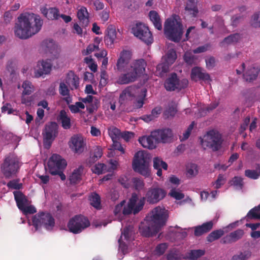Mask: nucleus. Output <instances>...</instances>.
Wrapping results in <instances>:
<instances>
[{"label":"nucleus","instance_id":"f257e3e1","mask_svg":"<svg viewBox=\"0 0 260 260\" xmlns=\"http://www.w3.org/2000/svg\"><path fill=\"white\" fill-rule=\"evenodd\" d=\"M43 21L38 15L32 14H22L15 24L14 33L21 39H27L38 32L41 28Z\"/></svg>","mask_w":260,"mask_h":260},{"label":"nucleus","instance_id":"f03ea898","mask_svg":"<svg viewBox=\"0 0 260 260\" xmlns=\"http://www.w3.org/2000/svg\"><path fill=\"white\" fill-rule=\"evenodd\" d=\"M145 64L143 59L136 60L131 63L123 71L125 73L119 76L117 83L119 84H127L135 81L138 76L145 71Z\"/></svg>","mask_w":260,"mask_h":260},{"label":"nucleus","instance_id":"7ed1b4c3","mask_svg":"<svg viewBox=\"0 0 260 260\" xmlns=\"http://www.w3.org/2000/svg\"><path fill=\"white\" fill-rule=\"evenodd\" d=\"M183 25L176 19L168 18L164 24V33L169 40L179 42L183 35Z\"/></svg>","mask_w":260,"mask_h":260},{"label":"nucleus","instance_id":"20e7f679","mask_svg":"<svg viewBox=\"0 0 260 260\" xmlns=\"http://www.w3.org/2000/svg\"><path fill=\"white\" fill-rule=\"evenodd\" d=\"M223 141L221 134L215 129L207 132L204 138L201 139V143L203 146H206L214 152L221 149Z\"/></svg>","mask_w":260,"mask_h":260},{"label":"nucleus","instance_id":"39448f33","mask_svg":"<svg viewBox=\"0 0 260 260\" xmlns=\"http://www.w3.org/2000/svg\"><path fill=\"white\" fill-rule=\"evenodd\" d=\"M20 165L18 158L13 154H9L1 165V171L6 178L15 175L19 170Z\"/></svg>","mask_w":260,"mask_h":260},{"label":"nucleus","instance_id":"423d86ee","mask_svg":"<svg viewBox=\"0 0 260 260\" xmlns=\"http://www.w3.org/2000/svg\"><path fill=\"white\" fill-rule=\"evenodd\" d=\"M32 223L36 231L41 226L47 231H51L55 226V219L51 214L42 212L33 216Z\"/></svg>","mask_w":260,"mask_h":260},{"label":"nucleus","instance_id":"0eeeda50","mask_svg":"<svg viewBox=\"0 0 260 260\" xmlns=\"http://www.w3.org/2000/svg\"><path fill=\"white\" fill-rule=\"evenodd\" d=\"M148 166L149 161L145 154L143 151L136 153L133 161L134 170L144 176L148 177L150 175Z\"/></svg>","mask_w":260,"mask_h":260},{"label":"nucleus","instance_id":"6e6552de","mask_svg":"<svg viewBox=\"0 0 260 260\" xmlns=\"http://www.w3.org/2000/svg\"><path fill=\"white\" fill-rule=\"evenodd\" d=\"M145 203V198L144 197H142L139 199L136 193H133L127 206L123 207V214L127 215L132 213L134 215L138 214L143 209Z\"/></svg>","mask_w":260,"mask_h":260},{"label":"nucleus","instance_id":"1a4fd4ad","mask_svg":"<svg viewBox=\"0 0 260 260\" xmlns=\"http://www.w3.org/2000/svg\"><path fill=\"white\" fill-rule=\"evenodd\" d=\"M90 224V222L87 218L81 215H78L70 219L68 223V228L70 232L77 234L88 228Z\"/></svg>","mask_w":260,"mask_h":260},{"label":"nucleus","instance_id":"9d476101","mask_svg":"<svg viewBox=\"0 0 260 260\" xmlns=\"http://www.w3.org/2000/svg\"><path fill=\"white\" fill-rule=\"evenodd\" d=\"M169 215L168 211L165 208L157 206L150 212V221L159 230L166 225Z\"/></svg>","mask_w":260,"mask_h":260},{"label":"nucleus","instance_id":"9b49d317","mask_svg":"<svg viewBox=\"0 0 260 260\" xmlns=\"http://www.w3.org/2000/svg\"><path fill=\"white\" fill-rule=\"evenodd\" d=\"M188 84L186 79L179 80L175 73H172L166 80L164 86L167 91H175L176 89L181 90L186 88Z\"/></svg>","mask_w":260,"mask_h":260},{"label":"nucleus","instance_id":"f8f14e48","mask_svg":"<svg viewBox=\"0 0 260 260\" xmlns=\"http://www.w3.org/2000/svg\"><path fill=\"white\" fill-rule=\"evenodd\" d=\"M134 35L147 45L151 44L153 41L152 33L148 26L142 23H137L132 28Z\"/></svg>","mask_w":260,"mask_h":260},{"label":"nucleus","instance_id":"ddd939ff","mask_svg":"<svg viewBox=\"0 0 260 260\" xmlns=\"http://www.w3.org/2000/svg\"><path fill=\"white\" fill-rule=\"evenodd\" d=\"M47 165L49 173L55 175L58 173V171L63 170L66 168L67 163L60 155L53 154L49 159Z\"/></svg>","mask_w":260,"mask_h":260},{"label":"nucleus","instance_id":"4468645a","mask_svg":"<svg viewBox=\"0 0 260 260\" xmlns=\"http://www.w3.org/2000/svg\"><path fill=\"white\" fill-rule=\"evenodd\" d=\"M166 191L159 187H150L146 193L145 201L149 204H156L162 200L166 196Z\"/></svg>","mask_w":260,"mask_h":260},{"label":"nucleus","instance_id":"2eb2a0df","mask_svg":"<svg viewBox=\"0 0 260 260\" xmlns=\"http://www.w3.org/2000/svg\"><path fill=\"white\" fill-rule=\"evenodd\" d=\"M153 136L157 143H167L171 142L173 138V133L171 128L158 129L153 132Z\"/></svg>","mask_w":260,"mask_h":260},{"label":"nucleus","instance_id":"dca6fc26","mask_svg":"<svg viewBox=\"0 0 260 260\" xmlns=\"http://www.w3.org/2000/svg\"><path fill=\"white\" fill-rule=\"evenodd\" d=\"M58 126L56 122L47 123L43 132L44 139L49 143H52L58 135Z\"/></svg>","mask_w":260,"mask_h":260},{"label":"nucleus","instance_id":"f3484780","mask_svg":"<svg viewBox=\"0 0 260 260\" xmlns=\"http://www.w3.org/2000/svg\"><path fill=\"white\" fill-rule=\"evenodd\" d=\"M139 88L135 86H129L125 88L120 94L119 102L121 105H125L132 100L138 92Z\"/></svg>","mask_w":260,"mask_h":260},{"label":"nucleus","instance_id":"a211bd4d","mask_svg":"<svg viewBox=\"0 0 260 260\" xmlns=\"http://www.w3.org/2000/svg\"><path fill=\"white\" fill-rule=\"evenodd\" d=\"M52 64L50 60H42L38 62L35 69V77L39 78L44 75L48 74L51 70Z\"/></svg>","mask_w":260,"mask_h":260},{"label":"nucleus","instance_id":"6ab92c4d","mask_svg":"<svg viewBox=\"0 0 260 260\" xmlns=\"http://www.w3.org/2000/svg\"><path fill=\"white\" fill-rule=\"evenodd\" d=\"M70 142V148L75 153H81L84 151L86 144L82 136H74L71 138Z\"/></svg>","mask_w":260,"mask_h":260},{"label":"nucleus","instance_id":"aec40b11","mask_svg":"<svg viewBox=\"0 0 260 260\" xmlns=\"http://www.w3.org/2000/svg\"><path fill=\"white\" fill-rule=\"evenodd\" d=\"M139 230L142 235L146 237L156 235L160 231L150 221L147 225L142 224L139 228Z\"/></svg>","mask_w":260,"mask_h":260},{"label":"nucleus","instance_id":"412c9836","mask_svg":"<svg viewBox=\"0 0 260 260\" xmlns=\"http://www.w3.org/2000/svg\"><path fill=\"white\" fill-rule=\"evenodd\" d=\"M117 32L115 27L113 25H110L106 29V35L104 37V42L106 45L110 48H112L116 38Z\"/></svg>","mask_w":260,"mask_h":260},{"label":"nucleus","instance_id":"4be33fe9","mask_svg":"<svg viewBox=\"0 0 260 260\" xmlns=\"http://www.w3.org/2000/svg\"><path fill=\"white\" fill-rule=\"evenodd\" d=\"M190 77L191 80L194 81H197L198 80L205 81L210 80L209 74L206 72H203L201 68L197 67L191 69Z\"/></svg>","mask_w":260,"mask_h":260},{"label":"nucleus","instance_id":"5701e85b","mask_svg":"<svg viewBox=\"0 0 260 260\" xmlns=\"http://www.w3.org/2000/svg\"><path fill=\"white\" fill-rule=\"evenodd\" d=\"M65 83L72 90L77 89L79 86V78L74 72L70 71L67 74L65 79Z\"/></svg>","mask_w":260,"mask_h":260},{"label":"nucleus","instance_id":"b1692460","mask_svg":"<svg viewBox=\"0 0 260 260\" xmlns=\"http://www.w3.org/2000/svg\"><path fill=\"white\" fill-rule=\"evenodd\" d=\"M184 10L192 17H195L199 12L197 3L198 0H183Z\"/></svg>","mask_w":260,"mask_h":260},{"label":"nucleus","instance_id":"393cba45","mask_svg":"<svg viewBox=\"0 0 260 260\" xmlns=\"http://www.w3.org/2000/svg\"><path fill=\"white\" fill-rule=\"evenodd\" d=\"M139 143L142 146L149 149H153L156 147L157 141H155V138L153 136V132H152L150 136H143L139 138Z\"/></svg>","mask_w":260,"mask_h":260},{"label":"nucleus","instance_id":"a878e982","mask_svg":"<svg viewBox=\"0 0 260 260\" xmlns=\"http://www.w3.org/2000/svg\"><path fill=\"white\" fill-rule=\"evenodd\" d=\"M213 221H210L203 223L201 225L194 226V235L196 237H200L202 235L208 233L213 228Z\"/></svg>","mask_w":260,"mask_h":260},{"label":"nucleus","instance_id":"bb28decb","mask_svg":"<svg viewBox=\"0 0 260 260\" xmlns=\"http://www.w3.org/2000/svg\"><path fill=\"white\" fill-rule=\"evenodd\" d=\"M244 235V232L242 229H238L231 232L223 239V243H232L235 242L241 239Z\"/></svg>","mask_w":260,"mask_h":260},{"label":"nucleus","instance_id":"cd10ccee","mask_svg":"<svg viewBox=\"0 0 260 260\" xmlns=\"http://www.w3.org/2000/svg\"><path fill=\"white\" fill-rule=\"evenodd\" d=\"M13 193L17 206L21 211L28 204V200L27 197L21 191H15Z\"/></svg>","mask_w":260,"mask_h":260},{"label":"nucleus","instance_id":"c85d7f7f","mask_svg":"<svg viewBox=\"0 0 260 260\" xmlns=\"http://www.w3.org/2000/svg\"><path fill=\"white\" fill-rule=\"evenodd\" d=\"M259 71L260 69L258 67H250L243 74V78L247 82H252L257 78Z\"/></svg>","mask_w":260,"mask_h":260},{"label":"nucleus","instance_id":"c756f323","mask_svg":"<svg viewBox=\"0 0 260 260\" xmlns=\"http://www.w3.org/2000/svg\"><path fill=\"white\" fill-rule=\"evenodd\" d=\"M103 154V149L101 147L98 146L93 147L88 159V163L90 165H92L102 156Z\"/></svg>","mask_w":260,"mask_h":260},{"label":"nucleus","instance_id":"7c9ffc66","mask_svg":"<svg viewBox=\"0 0 260 260\" xmlns=\"http://www.w3.org/2000/svg\"><path fill=\"white\" fill-rule=\"evenodd\" d=\"M83 170L84 167L82 166H80L74 170L69 178L71 184H75L80 181Z\"/></svg>","mask_w":260,"mask_h":260},{"label":"nucleus","instance_id":"2f4dec72","mask_svg":"<svg viewBox=\"0 0 260 260\" xmlns=\"http://www.w3.org/2000/svg\"><path fill=\"white\" fill-rule=\"evenodd\" d=\"M171 65L163 61L156 66V74L160 77H165L167 73L170 72V68Z\"/></svg>","mask_w":260,"mask_h":260},{"label":"nucleus","instance_id":"473e14b6","mask_svg":"<svg viewBox=\"0 0 260 260\" xmlns=\"http://www.w3.org/2000/svg\"><path fill=\"white\" fill-rule=\"evenodd\" d=\"M58 119L61 123V126L63 129H68L71 127L70 118L68 116L67 112L64 110H61L58 116Z\"/></svg>","mask_w":260,"mask_h":260},{"label":"nucleus","instance_id":"72a5a7b5","mask_svg":"<svg viewBox=\"0 0 260 260\" xmlns=\"http://www.w3.org/2000/svg\"><path fill=\"white\" fill-rule=\"evenodd\" d=\"M245 218L247 221L252 219L260 220V204L250 209L245 216Z\"/></svg>","mask_w":260,"mask_h":260},{"label":"nucleus","instance_id":"f704fd0d","mask_svg":"<svg viewBox=\"0 0 260 260\" xmlns=\"http://www.w3.org/2000/svg\"><path fill=\"white\" fill-rule=\"evenodd\" d=\"M149 16L154 27L159 30H161V21L158 14L155 11H151L149 13Z\"/></svg>","mask_w":260,"mask_h":260},{"label":"nucleus","instance_id":"c9c22d12","mask_svg":"<svg viewBox=\"0 0 260 260\" xmlns=\"http://www.w3.org/2000/svg\"><path fill=\"white\" fill-rule=\"evenodd\" d=\"M77 17L83 25L86 26L88 24V13L87 9L82 7L77 12Z\"/></svg>","mask_w":260,"mask_h":260},{"label":"nucleus","instance_id":"e433bc0d","mask_svg":"<svg viewBox=\"0 0 260 260\" xmlns=\"http://www.w3.org/2000/svg\"><path fill=\"white\" fill-rule=\"evenodd\" d=\"M90 205L95 209H101V202L100 196L95 192L91 193L89 196Z\"/></svg>","mask_w":260,"mask_h":260},{"label":"nucleus","instance_id":"4c0bfd02","mask_svg":"<svg viewBox=\"0 0 260 260\" xmlns=\"http://www.w3.org/2000/svg\"><path fill=\"white\" fill-rule=\"evenodd\" d=\"M162 59L169 64H173L177 59L176 51L174 49H169Z\"/></svg>","mask_w":260,"mask_h":260},{"label":"nucleus","instance_id":"58836bf2","mask_svg":"<svg viewBox=\"0 0 260 260\" xmlns=\"http://www.w3.org/2000/svg\"><path fill=\"white\" fill-rule=\"evenodd\" d=\"M241 39V35L239 33H235L225 37L221 43H225L228 45L235 44L238 42Z\"/></svg>","mask_w":260,"mask_h":260},{"label":"nucleus","instance_id":"ea45409f","mask_svg":"<svg viewBox=\"0 0 260 260\" xmlns=\"http://www.w3.org/2000/svg\"><path fill=\"white\" fill-rule=\"evenodd\" d=\"M223 234L224 232L221 229L215 230L208 235L207 237V240L209 242H212L219 239L223 235Z\"/></svg>","mask_w":260,"mask_h":260},{"label":"nucleus","instance_id":"a19ab883","mask_svg":"<svg viewBox=\"0 0 260 260\" xmlns=\"http://www.w3.org/2000/svg\"><path fill=\"white\" fill-rule=\"evenodd\" d=\"M245 175L252 179H258L260 176V167L258 166L256 170H246L245 171Z\"/></svg>","mask_w":260,"mask_h":260},{"label":"nucleus","instance_id":"79ce46f5","mask_svg":"<svg viewBox=\"0 0 260 260\" xmlns=\"http://www.w3.org/2000/svg\"><path fill=\"white\" fill-rule=\"evenodd\" d=\"M251 255V252L250 251L245 250L233 255L231 260H246L250 257Z\"/></svg>","mask_w":260,"mask_h":260},{"label":"nucleus","instance_id":"37998d69","mask_svg":"<svg viewBox=\"0 0 260 260\" xmlns=\"http://www.w3.org/2000/svg\"><path fill=\"white\" fill-rule=\"evenodd\" d=\"M231 185H233L236 189H242L244 185L243 178L241 177L235 176L231 181Z\"/></svg>","mask_w":260,"mask_h":260},{"label":"nucleus","instance_id":"c03bdc74","mask_svg":"<svg viewBox=\"0 0 260 260\" xmlns=\"http://www.w3.org/2000/svg\"><path fill=\"white\" fill-rule=\"evenodd\" d=\"M132 182L134 188L137 191H140L144 188L145 183L143 180L139 178H133Z\"/></svg>","mask_w":260,"mask_h":260},{"label":"nucleus","instance_id":"a18cd8bd","mask_svg":"<svg viewBox=\"0 0 260 260\" xmlns=\"http://www.w3.org/2000/svg\"><path fill=\"white\" fill-rule=\"evenodd\" d=\"M42 46L45 48L46 51L51 53L55 49V45L53 40H47L43 41Z\"/></svg>","mask_w":260,"mask_h":260},{"label":"nucleus","instance_id":"49530a36","mask_svg":"<svg viewBox=\"0 0 260 260\" xmlns=\"http://www.w3.org/2000/svg\"><path fill=\"white\" fill-rule=\"evenodd\" d=\"M22 86L23 88V95H29L33 92L34 87L30 82L28 81H24Z\"/></svg>","mask_w":260,"mask_h":260},{"label":"nucleus","instance_id":"de8ad7c7","mask_svg":"<svg viewBox=\"0 0 260 260\" xmlns=\"http://www.w3.org/2000/svg\"><path fill=\"white\" fill-rule=\"evenodd\" d=\"M153 167L154 169L162 168L164 170H167L168 169V165L160 158L156 157L153 158Z\"/></svg>","mask_w":260,"mask_h":260},{"label":"nucleus","instance_id":"09e8293b","mask_svg":"<svg viewBox=\"0 0 260 260\" xmlns=\"http://www.w3.org/2000/svg\"><path fill=\"white\" fill-rule=\"evenodd\" d=\"M186 175L188 177H192L197 175L198 173V166L196 164H191L187 168Z\"/></svg>","mask_w":260,"mask_h":260},{"label":"nucleus","instance_id":"8fccbe9b","mask_svg":"<svg viewBox=\"0 0 260 260\" xmlns=\"http://www.w3.org/2000/svg\"><path fill=\"white\" fill-rule=\"evenodd\" d=\"M108 133L112 140L117 139L120 137L121 132L115 127H112L108 129Z\"/></svg>","mask_w":260,"mask_h":260},{"label":"nucleus","instance_id":"3c124183","mask_svg":"<svg viewBox=\"0 0 260 260\" xmlns=\"http://www.w3.org/2000/svg\"><path fill=\"white\" fill-rule=\"evenodd\" d=\"M68 86L65 82H61L60 83L58 90L59 94L62 96L70 95V90Z\"/></svg>","mask_w":260,"mask_h":260},{"label":"nucleus","instance_id":"603ef678","mask_svg":"<svg viewBox=\"0 0 260 260\" xmlns=\"http://www.w3.org/2000/svg\"><path fill=\"white\" fill-rule=\"evenodd\" d=\"M60 16L59 10L56 8H50L48 18L52 20H57Z\"/></svg>","mask_w":260,"mask_h":260},{"label":"nucleus","instance_id":"864d4df0","mask_svg":"<svg viewBox=\"0 0 260 260\" xmlns=\"http://www.w3.org/2000/svg\"><path fill=\"white\" fill-rule=\"evenodd\" d=\"M168 260H178L180 258L179 251L176 249L171 250L167 255Z\"/></svg>","mask_w":260,"mask_h":260},{"label":"nucleus","instance_id":"5fc2aeb1","mask_svg":"<svg viewBox=\"0 0 260 260\" xmlns=\"http://www.w3.org/2000/svg\"><path fill=\"white\" fill-rule=\"evenodd\" d=\"M205 254V251L203 250H192L189 253V258L191 259L195 260L202 256Z\"/></svg>","mask_w":260,"mask_h":260},{"label":"nucleus","instance_id":"6e6d98bb","mask_svg":"<svg viewBox=\"0 0 260 260\" xmlns=\"http://www.w3.org/2000/svg\"><path fill=\"white\" fill-rule=\"evenodd\" d=\"M251 24L255 28L260 27V11L253 15L251 21Z\"/></svg>","mask_w":260,"mask_h":260},{"label":"nucleus","instance_id":"4d7b16f0","mask_svg":"<svg viewBox=\"0 0 260 260\" xmlns=\"http://www.w3.org/2000/svg\"><path fill=\"white\" fill-rule=\"evenodd\" d=\"M132 57V53L129 51L124 50L122 51L119 55L118 59H121L122 61L129 62Z\"/></svg>","mask_w":260,"mask_h":260},{"label":"nucleus","instance_id":"13d9d810","mask_svg":"<svg viewBox=\"0 0 260 260\" xmlns=\"http://www.w3.org/2000/svg\"><path fill=\"white\" fill-rule=\"evenodd\" d=\"M19 181L18 179L11 180L8 182L7 186L11 189H19L22 187V183H19Z\"/></svg>","mask_w":260,"mask_h":260},{"label":"nucleus","instance_id":"bf43d9fd","mask_svg":"<svg viewBox=\"0 0 260 260\" xmlns=\"http://www.w3.org/2000/svg\"><path fill=\"white\" fill-rule=\"evenodd\" d=\"M194 125V122L192 121L191 123V124L188 126V127H187L186 131L183 134L182 137H180V139L181 141H185L189 138V137L191 134V132L192 130V129L193 128Z\"/></svg>","mask_w":260,"mask_h":260},{"label":"nucleus","instance_id":"052dcab7","mask_svg":"<svg viewBox=\"0 0 260 260\" xmlns=\"http://www.w3.org/2000/svg\"><path fill=\"white\" fill-rule=\"evenodd\" d=\"M107 171V166L104 164H98L95 165L93 172L98 175L103 174Z\"/></svg>","mask_w":260,"mask_h":260},{"label":"nucleus","instance_id":"680f3d73","mask_svg":"<svg viewBox=\"0 0 260 260\" xmlns=\"http://www.w3.org/2000/svg\"><path fill=\"white\" fill-rule=\"evenodd\" d=\"M128 63V62L122 61L121 59H118L116 63L117 69L120 72L125 71L126 69L129 67L127 66Z\"/></svg>","mask_w":260,"mask_h":260},{"label":"nucleus","instance_id":"e2e57ef3","mask_svg":"<svg viewBox=\"0 0 260 260\" xmlns=\"http://www.w3.org/2000/svg\"><path fill=\"white\" fill-rule=\"evenodd\" d=\"M168 248V244L166 243H162L157 245L155 248L156 253L159 255H162Z\"/></svg>","mask_w":260,"mask_h":260},{"label":"nucleus","instance_id":"0e129e2a","mask_svg":"<svg viewBox=\"0 0 260 260\" xmlns=\"http://www.w3.org/2000/svg\"><path fill=\"white\" fill-rule=\"evenodd\" d=\"M95 50H99V45L89 44L85 50L82 52L83 55H88Z\"/></svg>","mask_w":260,"mask_h":260},{"label":"nucleus","instance_id":"69168bd1","mask_svg":"<svg viewBox=\"0 0 260 260\" xmlns=\"http://www.w3.org/2000/svg\"><path fill=\"white\" fill-rule=\"evenodd\" d=\"M225 183V179L224 176L222 174H219L218 176L217 179L216 181L213 183V185H215V188L216 189H219Z\"/></svg>","mask_w":260,"mask_h":260},{"label":"nucleus","instance_id":"338daca9","mask_svg":"<svg viewBox=\"0 0 260 260\" xmlns=\"http://www.w3.org/2000/svg\"><path fill=\"white\" fill-rule=\"evenodd\" d=\"M21 211L22 212L23 214L25 215L28 214H32L37 212L36 208L33 205L27 206V205Z\"/></svg>","mask_w":260,"mask_h":260},{"label":"nucleus","instance_id":"774afa93","mask_svg":"<svg viewBox=\"0 0 260 260\" xmlns=\"http://www.w3.org/2000/svg\"><path fill=\"white\" fill-rule=\"evenodd\" d=\"M196 59V58L194 56L191 55L190 53H185L184 55V60L185 62L189 65H192L194 64Z\"/></svg>","mask_w":260,"mask_h":260}]
</instances>
